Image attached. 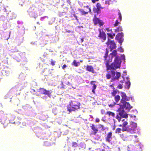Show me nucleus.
Returning <instances> with one entry per match:
<instances>
[{
  "mask_svg": "<svg viewBox=\"0 0 151 151\" xmlns=\"http://www.w3.org/2000/svg\"><path fill=\"white\" fill-rule=\"evenodd\" d=\"M109 51L107 48H106L104 56V63L107 70H115L117 68H119L121 67V61L119 56H117L115 58L114 62L110 65L109 63L111 62L112 58L108 59Z\"/></svg>",
  "mask_w": 151,
  "mask_h": 151,
  "instance_id": "1",
  "label": "nucleus"
},
{
  "mask_svg": "<svg viewBox=\"0 0 151 151\" xmlns=\"http://www.w3.org/2000/svg\"><path fill=\"white\" fill-rule=\"evenodd\" d=\"M80 103L78 101H71L67 106V110L70 113L75 111L80 108Z\"/></svg>",
  "mask_w": 151,
  "mask_h": 151,
  "instance_id": "2",
  "label": "nucleus"
},
{
  "mask_svg": "<svg viewBox=\"0 0 151 151\" xmlns=\"http://www.w3.org/2000/svg\"><path fill=\"white\" fill-rule=\"evenodd\" d=\"M111 75L109 73H107L106 74V77L107 79H110L111 77V76L114 77L111 79V81H114V80H118L121 76V73L119 72H115L113 70H111L110 72Z\"/></svg>",
  "mask_w": 151,
  "mask_h": 151,
  "instance_id": "3",
  "label": "nucleus"
},
{
  "mask_svg": "<svg viewBox=\"0 0 151 151\" xmlns=\"http://www.w3.org/2000/svg\"><path fill=\"white\" fill-rule=\"evenodd\" d=\"M117 111L118 113H116L115 118L118 120L119 122H120L121 119L122 118H127L128 116V114L125 112L124 110L119 109Z\"/></svg>",
  "mask_w": 151,
  "mask_h": 151,
  "instance_id": "4",
  "label": "nucleus"
},
{
  "mask_svg": "<svg viewBox=\"0 0 151 151\" xmlns=\"http://www.w3.org/2000/svg\"><path fill=\"white\" fill-rule=\"evenodd\" d=\"M96 7H94L93 11L94 13L98 15L101 13V9L104 8L102 7L99 3H97L96 5Z\"/></svg>",
  "mask_w": 151,
  "mask_h": 151,
  "instance_id": "5",
  "label": "nucleus"
},
{
  "mask_svg": "<svg viewBox=\"0 0 151 151\" xmlns=\"http://www.w3.org/2000/svg\"><path fill=\"white\" fill-rule=\"evenodd\" d=\"M106 44L107 46L109 47L110 51H111L115 49L116 47V45L114 40H111L110 39L106 42Z\"/></svg>",
  "mask_w": 151,
  "mask_h": 151,
  "instance_id": "6",
  "label": "nucleus"
},
{
  "mask_svg": "<svg viewBox=\"0 0 151 151\" xmlns=\"http://www.w3.org/2000/svg\"><path fill=\"white\" fill-rule=\"evenodd\" d=\"M93 24L95 25L99 24L100 27L103 26L104 24V22L102 20L97 17L96 15H94L93 19Z\"/></svg>",
  "mask_w": 151,
  "mask_h": 151,
  "instance_id": "7",
  "label": "nucleus"
},
{
  "mask_svg": "<svg viewBox=\"0 0 151 151\" xmlns=\"http://www.w3.org/2000/svg\"><path fill=\"white\" fill-rule=\"evenodd\" d=\"M39 92L41 94L47 95L49 97L51 96V90H47L44 88H40L39 89Z\"/></svg>",
  "mask_w": 151,
  "mask_h": 151,
  "instance_id": "8",
  "label": "nucleus"
},
{
  "mask_svg": "<svg viewBox=\"0 0 151 151\" xmlns=\"http://www.w3.org/2000/svg\"><path fill=\"white\" fill-rule=\"evenodd\" d=\"M98 30L99 31V33L98 36L99 37V39L101 40L102 42H104L106 39V34L105 32L101 31L100 29H99Z\"/></svg>",
  "mask_w": 151,
  "mask_h": 151,
  "instance_id": "9",
  "label": "nucleus"
},
{
  "mask_svg": "<svg viewBox=\"0 0 151 151\" xmlns=\"http://www.w3.org/2000/svg\"><path fill=\"white\" fill-rule=\"evenodd\" d=\"M91 124V125L90 126V127L91 128L92 131L90 133V135L91 136L93 135H96L98 131V128L94 124Z\"/></svg>",
  "mask_w": 151,
  "mask_h": 151,
  "instance_id": "10",
  "label": "nucleus"
},
{
  "mask_svg": "<svg viewBox=\"0 0 151 151\" xmlns=\"http://www.w3.org/2000/svg\"><path fill=\"white\" fill-rule=\"evenodd\" d=\"M122 97V99L120 101V104L124 103L126 101H128L130 100V98L128 97L125 93L124 92H122L121 95Z\"/></svg>",
  "mask_w": 151,
  "mask_h": 151,
  "instance_id": "11",
  "label": "nucleus"
},
{
  "mask_svg": "<svg viewBox=\"0 0 151 151\" xmlns=\"http://www.w3.org/2000/svg\"><path fill=\"white\" fill-rule=\"evenodd\" d=\"M124 119H123L122 120V124H119V126L120 127H122V132H125L127 130V127L128 124V122L127 121H125Z\"/></svg>",
  "mask_w": 151,
  "mask_h": 151,
  "instance_id": "12",
  "label": "nucleus"
},
{
  "mask_svg": "<svg viewBox=\"0 0 151 151\" xmlns=\"http://www.w3.org/2000/svg\"><path fill=\"white\" fill-rule=\"evenodd\" d=\"M121 106L124 108H125L126 110L129 111L132 108V106L130 105L129 103L125 102L124 103L121 104Z\"/></svg>",
  "mask_w": 151,
  "mask_h": 151,
  "instance_id": "13",
  "label": "nucleus"
},
{
  "mask_svg": "<svg viewBox=\"0 0 151 151\" xmlns=\"http://www.w3.org/2000/svg\"><path fill=\"white\" fill-rule=\"evenodd\" d=\"M112 132H108L106 135L105 138V141L106 142L109 143H111V140L112 139Z\"/></svg>",
  "mask_w": 151,
  "mask_h": 151,
  "instance_id": "14",
  "label": "nucleus"
},
{
  "mask_svg": "<svg viewBox=\"0 0 151 151\" xmlns=\"http://www.w3.org/2000/svg\"><path fill=\"white\" fill-rule=\"evenodd\" d=\"M84 8L86 7L88 10V11L85 12L84 11L83 9H80L79 11L81 13V14L82 15H84L87 14H88V12H89L90 14L91 13V8L89 7L88 5H87L86 6H84Z\"/></svg>",
  "mask_w": 151,
  "mask_h": 151,
  "instance_id": "15",
  "label": "nucleus"
},
{
  "mask_svg": "<svg viewBox=\"0 0 151 151\" xmlns=\"http://www.w3.org/2000/svg\"><path fill=\"white\" fill-rule=\"evenodd\" d=\"M86 70L87 71L91 72L92 73H95L93 68L91 65H87Z\"/></svg>",
  "mask_w": 151,
  "mask_h": 151,
  "instance_id": "16",
  "label": "nucleus"
},
{
  "mask_svg": "<svg viewBox=\"0 0 151 151\" xmlns=\"http://www.w3.org/2000/svg\"><path fill=\"white\" fill-rule=\"evenodd\" d=\"M95 82H96V81H91L90 83V84L91 85H93L92 86V92L94 94L95 93V90L96 89V86H97L95 84L93 83Z\"/></svg>",
  "mask_w": 151,
  "mask_h": 151,
  "instance_id": "17",
  "label": "nucleus"
},
{
  "mask_svg": "<svg viewBox=\"0 0 151 151\" xmlns=\"http://www.w3.org/2000/svg\"><path fill=\"white\" fill-rule=\"evenodd\" d=\"M124 37V34L123 32L119 33L116 35L115 39L116 40L122 38Z\"/></svg>",
  "mask_w": 151,
  "mask_h": 151,
  "instance_id": "18",
  "label": "nucleus"
},
{
  "mask_svg": "<svg viewBox=\"0 0 151 151\" xmlns=\"http://www.w3.org/2000/svg\"><path fill=\"white\" fill-rule=\"evenodd\" d=\"M106 114L108 115L110 117L111 116L113 117H115V113L110 111H107Z\"/></svg>",
  "mask_w": 151,
  "mask_h": 151,
  "instance_id": "19",
  "label": "nucleus"
},
{
  "mask_svg": "<svg viewBox=\"0 0 151 151\" xmlns=\"http://www.w3.org/2000/svg\"><path fill=\"white\" fill-rule=\"evenodd\" d=\"M117 51L116 50H114L112 51V52L110 53V55L111 56V58H112H112L114 57H116V56H118L117 55Z\"/></svg>",
  "mask_w": 151,
  "mask_h": 151,
  "instance_id": "20",
  "label": "nucleus"
},
{
  "mask_svg": "<svg viewBox=\"0 0 151 151\" xmlns=\"http://www.w3.org/2000/svg\"><path fill=\"white\" fill-rule=\"evenodd\" d=\"M107 35H108V39H109V38L111 39H113L114 37L115 36V33H107Z\"/></svg>",
  "mask_w": 151,
  "mask_h": 151,
  "instance_id": "21",
  "label": "nucleus"
},
{
  "mask_svg": "<svg viewBox=\"0 0 151 151\" xmlns=\"http://www.w3.org/2000/svg\"><path fill=\"white\" fill-rule=\"evenodd\" d=\"M72 65L76 67H77L80 65V62H77L76 60H74Z\"/></svg>",
  "mask_w": 151,
  "mask_h": 151,
  "instance_id": "22",
  "label": "nucleus"
},
{
  "mask_svg": "<svg viewBox=\"0 0 151 151\" xmlns=\"http://www.w3.org/2000/svg\"><path fill=\"white\" fill-rule=\"evenodd\" d=\"M123 31L122 28V26H119L117 27L116 29H114V31L116 32H119V31Z\"/></svg>",
  "mask_w": 151,
  "mask_h": 151,
  "instance_id": "23",
  "label": "nucleus"
},
{
  "mask_svg": "<svg viewBox=\"0 0 151 151\" xmlns=\"http://www.w3.org/2000/svg\"><path fill=\"white\" fill-rule=\"evenodd\" d=\"M114 100L116 101V103H117L119 101L120 99V96L119 95H116V96H114Z\"/></svg>",
  "mask_w": 151,
  "mask_h": 151,
  "instance_id": "24",
  "label": "nucleus"
},
{
  "mask_svg": "<svg viewBox=\"0 0 151 151\" xmlns=\"http://www.w3.org/2000/svg\"><path fill=\"white\" fill-rule=\"evenodd\" d=\"M132 125H131L130 124L129 126L127 127V130H126V131H133L134 130L133 128L132 127Z\"/></svg>",
  "mask_w": 151,
  "mask_h": 151,
  "instance_id": "25",
  "label": "nucleus"
},
{
  "mask_svg": "<svg viewBox=\"0 0 151 151\" xmlns=\"http://www.w3.org/2000/svg\"><path fill=\"white\" fill-rule=\"evenodd\" d=\"M130 83L129 81H128L125 82V87L127 89H129L130 87Z\"/></svg>",
  "mask_w": 151,
  "mask_h": 151,
  "instance_id": "26",
  "label": "nucleus"
},
{
  "mask_svg": "<svg viewBox=\"0 0 151 151\" xmlns=\"http://www.w3.org/2000/svg\"><path fill=\"white\" fill-rule=\"evenodd\" d=\"M131 125H132V127L133 128V129L134 130H135V129L137 127V124L135 123H132Z\"/></svg>",
  "mask_w": 151,
  "mask_h": 151,
  "instance_id": "27",
  "label": "nucleus"
},
{
  "mask_svg": "<svg viewBox=\"0 0 151 151\" xmlns=\"http://www.w3.org/2000/svg\"><path fill=\"white\" fill-rule=\"evenodd\" d=\"M122 130V129L119 128H118L116 129L115 132L116 133H120L121 132Z\"/></svg>",
  "mask_w": 151,
  "mask_h": 151,
  "instance_id": "28",
  "label": "nucleus"
},
{
  "mask_svg": "<svg viewBox=\"0 0 151 151\" xmlns=\"http://www.w3.org/2000/svg\"><path fill=\"white\" fill-rule=\"evenodd\" d=\"M72 147H78V144L76 142H72Z\"/></svg>",
  "mask_w": 151,
  "mask_h": 151,
  "instance_id": "29",
  "label": "nucleus"
},
{
  "mask_svg": "<svg viewBox=\"0 0 151 151\" xmlns=\"http://www.w3.org/2000/svg\"><path fill=\"white\" fill-rule=\"evenodd\" d=\"M120 22H119L117 20H116L115 21V24H114V26L116 27L118 26V24H120Z\"/></svg>",
  "mask_w": 151,
  "mask_h": 151,
  "instance_id": "30",
  "label": "nucleus"
},
{
  "mask_svg": "<svg viewBox=\"0 0 151 151\" xmlns=\"http://www.w3.org/2000/svg\"><path fill=\"white\" fill-rule=\"evenodd\" d=\"M117 91L116 90H113L112 92L111 93V94L112 96H116V94L117 93Z\"/></svg>",
  "mask_w": 151,
  "mask_h": 151,
  "instance_id": "31",
  "label": "nucleus"
},
{
  "mask_svg": "<svg viewBox=\"0 0 151 151\" xmlns=\"http://www.w3.org/2000/svg\"><path fill=\"white\" fill-rule=\"evenodd\" d=\"M117 40H118L119 42L121 45L122 43L123 42L124 39L122 38L119 39H118Z\"/></svg>",
  "mask_w": 151,
  "mask_h": 151,
  "instance_id": "32",
  "label": "nucleus"
},
{
  "mask_svg": "<svg viewBox=\"0 0 151 151\" xmlns=\"http://www.w3.org/2000/svg\"><path fill=\"white\" fill-rule=\"evenodd\" d=\"M111 0H106L105 2V4H106L109 5L110 3L111 2Z\"/></svg>",
  "mask_w": 151,
  "mask_h": 151,
  "instance_id": "33",
  "label": "nucleus"
},
{
  "mask_svg": "<svg viewBox=\"0 0 151 151\" xmlns=\"http://www.w3.org/2000/svg\"><path fill=\"white\" fill-rule=\"evenodd\" d=\"M116 103L114 102L113 104H110L108 105V106L109 107H112L116 104Z\"/></svg>",
  "mask_w": 151,
  "mask_h": 151,
  "instance_id": "34",
  "label": "nucleus"
},
{
  "mask_svg": "<svg viewBox=\"0 0 151 151\" xmlns=\"http://www.w3.org/2000/svg\"><path fill=\"white\" fill-rule=\"evenodd\" d=\"M32 13H31L29 14L30 16H31V17H34V18H36L37 17V15L36 14H35L34 15H32Z\"/></svg>",
  "mask_w": 151,
  "mask_h": 151,
  "instance_id": "35",
  "label": "nucleus"
},
{
  "mask_svg": "<svg viewBox=\"0 0 151 151\" xmlns=\"http://www.w3.org/2000/svg\"><path fill=\"white\" fill-rule=\"evenodd\" d=\"M55 61L54 60H52L51 62V64L52 65L54 66L55 65Z\"/></svg>",
  "mask_w": 151,
  "mask_h": 151,
  "instance_id": "36",
  "label": "nucleus"
},
{
  "mask_svg": "<svg viewBox=\"0 0 151 151\" xmlns=\"http://www.w3.org/2000/svg\"><path fill=\"white\" fill-rule=\"evenodd\" d=\"M118 15H119V17L120 20V21H121L122 20V17L121 14L120 12H119L118 13Z\"/></svg>",
  "mask_w": 151,
  "mask_h": 151,
  "instance_id": "37",
  "label": "nucleus"
},
{
  "mask_svg": "<svg viewBox=\"0 0 151 151\" xmlns=\"http://www.w3.org/2000/svg\"><path fill=\"white\" fill-rule=\"evenodd\" d=\"M122 85L121 84H120L118 86L117 88H119V89H122Z\"/></svg>",
  "mask_w": 151,
  "mask_h": 151,
  "instance_id": "38",
  "label": "nucleus"
},
{
  "mask_svg": "<svg viewBox=\"0 0 151 151\" xmlns=\"http://www.w3.org/2000/svg\"><path fill=\"white\" fill-rule=\"evenodd\" d=\"M106 30L107 32H109V31H111L112 30V29H109V28H106Z\"/></svg>",
  "mask_w": 151,
  "mask_h": 151,
  "instance_id": "39",
  "label": "nucleus"
},
{
  "mask_svg": "<svg viewBox=\"0 0 151 151\" xmlns=\"http://www.w3.org/2000/svg\"><path fill=\"white\" fill-rule=\"evenodd\" d=\"M99 0H91V1L93 3H95L96 2L98 1Z\"/></svg>",
  "mask_w": 151,
  "mask_h": 151,
  "instance_id": "40",
  "label": "nucleus"
},
{
  "mask_svg": "<svg viewBox=\"0 0 151 151\" xmlns=\"http://www.w3.org/2000/svg\"><path fill=\"white\" fill-rule=\"evenodd\" d=\"M67 67L66 65L64 64L62 66V69L63 70H64L65 68Z\"/></svg>",
  "mask_w": 151,
  "mask_h": 151,
  "instance_id": "41",
  "label": "nucleus"
},
{
  "mask_svg": "<svg viewBox=\"0 0 151 151\" xmlns=\"http://www.w3.org/2000/svg\"><path fill=\"white\" fill-rule=\"evenodd\" d=\"M99 121H100V120H99V119L96 118V120H95L96 122H99Z\"/></svg>",
  "mask_w": 151,
  "mask_h": 151,
  "instance_id": "42",
  "label": "nucleus"
},
{
  "mask_svg": "<svg viewBox=\"0 0 151 151\" xmlns=\"http://www.w3.org/2000/svg\"><path fill=\"white\" fill-rule=\"evenodd\" d=\"M73 16H74V17L76 19V20H78V19L77 17V16L75 14H73Z\"/></svg>",
  "mask_w": 151,
  "mask_h": 151,
  "instance_id": "43",
  "label": "nucleus"
},
{
  "mask_svg": "<svg viewBox=\"0 0 151 151\" xmlns=\"http://www.w3.org/2000/svg\"><path fill=\"white\" fill-rule=\"evenodd\" d=\"M67 1L69 4H70V0H67Z\"/></svg>",
  "mask_w": 151,
  "mask_h": 151,
  "instance_id": "44",
  "label": "nucleus"
},
{
  "mask_svg": "<svg viewBox=\"0 0 151 151\" xmlns=\"http://www.w3.org/2000/svg\"><path fill=\"white\" fill-rule=\"evenodd\" d=\"M81 42H83V38H81Z\"/></svg>",
  "mask_w": 151,
  "mask_h": 151,
  "instance_id": "45",
  "label": "nucleus"
},
{
  "mask_svg": "<svg viewBox=\"0 0 151 151\" xmlns=\"http://www.w3.org/2000/svg\"><path fill=\"white\" fill-rule=\"evenodd\" d=\"M120 51L121 52H123V50L122 48H121V49L120 50Z\"/></svg>",
  "mask_w": 151,
  "mask_h": 151,
  "instance_id": "46",
  "label": "nucleus"
},
{
  "mask_svg": "<svg viewBox=\"0 0 151 151\" xmlns=\"http://www.w3.org/2000/svg\"><path fill=\"white\" fill-rule=\"evenodd\" d=\"M100 125L101 126V127L102 128H104V126L103 125Z\"/></svg>",
  "mask_w": 151,
  "mask_h": 151,
  "instance_id": "47",
  "label": "nucleus"
},
{
  "mask_svg": "<svg viewBox=\"0 0 151 151\" xmlns=\"http://www.w3.org/2000/svg\"><path fill=\"white\" fill-rule=\"evenodd\" d=\"M11 123H13V124H14L15 122H11Z\"/></svg>",
  "mask_w": 151,
  "mask_h": 151,
  "instance_id": "48",
  "label": "nucleus"
},
{
  "mask_svg": "<svg viewBox=\"0 0 151 151\" xmlns=\"http://www.w3.org/2000/svg\"><path fill=\"white\" fill-rule=\"evenodd\" d=\"M61 88H64V87H62Z\"/></svg>",
  "mask_w": 151,
  "mask_h": 151,
  "instance_id": "49",
  "label": "nucleus"
},
{
  "mask_svg": "<svg viewBox=\"0 0 151 151\" xmlns=\"http://www.w3.org/2000/svg\"><path fill=\"white\" fill-rule=\"evenodd\" d=\"M127 151H130V150H127Z\"/></svg>",
  "mask_w": 151,
  "mask_h": 151,
  "instance_id": "50",
  "label": "nucleus"
}]
</instances>
